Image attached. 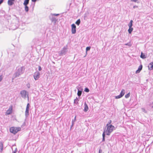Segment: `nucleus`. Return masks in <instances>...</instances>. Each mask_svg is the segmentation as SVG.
Returning a JSON list of instances; mask_svg holds the SVG:
<instances>
[{"label":"nucleus","mask_w":153,"mask_h":153,"mask_svg":"<svg viewBox=\"0 0 153 153\" xmlns=\"http://www.w3.org/2000/svg\"><path fill=\"white\" fill-rule=\"evenodd\" d=\"M67 52V47H64L62 49L61 51L59 53V54L60 56L65 55Z\"/></svg>","instance_id":"6"},{"label":"nucleus","mask_w":153,"mask_h":153,"mask_svg":"<svg viewBox=\"0 0 153 153\" xmlns=\"http://www.w3.org/2000/svg\"><path fill=\"white\" fill-rule=\"evenodd\" d=\"M76 116H75L74 117V120H73L72 121V125L74 124V121H75L76 120Z\"/></svg>","instance_id":"28"},{"label":"nucleus","mask_w":153,"mask_h":153,"mask_svg":"<svg viewBox=\"0 0 153 153\" xmlns=\"http://www.w3.org/2000/svg\"><path fill=\"white\" fill-rule=\"evenodd\" d=\"M29 109H26V111H25V115L26 117H27L29 115Z\"/></svg>","instance_id":"16"},{"label":"nucleus","mask_w":153,"mask_h":153,"mask_svg":"<svg viewBox=\"0 0 153 153\" xmlns=\"http://www.w3.org/2000/svg\"><path fill=\"white\" fill-rule=\"evenodd\" d=\"M14 16L16 18V19L17 20L18 22H19V18L18 17H17V16H16V15H14Z\"/></svg>","instance_id":"26"},{"label":"nucleus","mask_w":153,"mask_h":153,"mask_svg":"<svg viewBox=\"0 0 153 153\" xmlns=\"http://www.w3.org/2000/svg\"><path fill=\"white\" fill-rule=\"evenodd\" d=\"M130 96V94L129 93H128L126 95H125V97L127 98H128V97H129Z\"/></svg>","instance_id":"31"},{"label":"nucleus","mask_w":153,"mask_h":153,"mask_svg":"<svg viewBox=\"0 0 153 153\" xmlns=\"http://www.w3.org/2000/svg\"><path fill=\"white\" fill-rule=\"evenodd\" d=\"M15 0H8V4L9 6H12L13 3V1Z\"/></svg>","instance_id":"15"},{"label":"nucleus","mask_w":153,"mask_h":153,"mask_svg":"<svg viewBox=\"0 0 153 153\" xmlns=\"http://www.w3.org/2000/svg\"><path fill=\"white\" fill-rule=\"evenodd\" d=\"M107 129L105 130L106 134L107 135H109L114 128V127L111 125L107 124L106 126Z\"/></svg>","instance_id":"2"},{"label":"nucleus","mask_w":153,"mask_h":153,"mask_svg":"<svg viewBox=\"0 0 153 153\" xmlns=\"http://www.w3.org/2000/svg\"><path fill=\"white\" fill-rule=\"evenodd\" d=\"M25 71V68L24 67H17L16 71L13 74L12 77V79L19 77L20 75L22 74Z\"/></svg>","instance_id":"1"},{"label":"nucleus","mask_w":153,"mask_h":153,"mask_svg":"<svg viewBox=\"0 0 153 153\" xmlns=\"http://www.w3.org/2000/svg\"><path fill=\"white\" fill-rule=\"evenodd\" d=\"M12 106H11L9 107V109L7 111L5 115H8L10 114L12 112Z\"/></svg>","instance_id":"10"},{"label":"nucleus","mask_w":153,"mask_h":153,"mask_svg":"<svg viewBox=\"0 0 153 153\" xmlns=\"http://www.w3.org/2000/svg\"><path fill=\"white\" fill-rule=\"evenodd\" d=\"M3 144L2 142H0V149L1 151V152L3 150Z\"/></svg>","instance_id":"19"},{"label":"nucleus","mask_w":153,"mask_h":153,"mask_svg":"<svg viewBox=\"0 0 153 153\" xmlns=\"http://www.w3.org/2000/svg\"><path fill=\"white\" fill-rule=\"evenodd\" d=\"M125 45H128V46H129V47L131 46V44L130 42L126 44H125Z\"/></svg>","instance_id":"30"},{"label":"nucleus","mask_w":153,"mask_h":153,"mask_svg":"<svg viewBox=\"0 0 153 153\" xmlns=\"http://www.w3.org/2000/svg\"><path fill=\"white\" fill-rule=\"evenodd\" d=\"M152 108H153V106H152Z\"/></svg>","instance_id":"46"},{"label":"nucleus","mask_w":153,"mask_h":153,"mask_svg":"<svg viewBox=\"0 0 153 153\" xmlns=\"http://www.w3.org/2000/svg\"><path fill=\"white\" fill-rule=\"evenodd\" d=\"M134 8H135V7H137V6L136 5H134Z\"/></svg>","instance_id":"42"},{"label":"nucleus","mask_w":153,"mask_h":153,"mask_svg":"<svg viewBox=\"0 0 153 153\" xmlns=\"http://www.w3.org/2000/svg\"><path fill=\"white\" fill-rule=\"evenodd\" d=\"M122 97L121 95H120V94L119 95H118L117 96H116L115 97V98L116 99H119V98H121Z\"/></svg>","instance_id":"24"},{"label":"nucleus","mask_w":153,"mask_h":153,"mask_svg":"<svg viewBox=\"0 0 153 153\" xmlns=\"http://www.w3.org/2000/svg\"><path fill=\"white\" fill-rule=\"evenodd\" d=\"M81 22V21L80 19H79L77 20V21L76 22L75 24L78 25H79L80 24Z\"/></svg>","instance_id":"22"},{"label":"nucleus","mask_w":153,"mask_h":153,"mask_svg":"<svg viewBox=\"0 0 153 153\" xmlns=\"http://www.w3.org/2000/svg\"><path fill=\"white\" fill-rule=\"evenodd\" d=\"M105 133H105V130H104V132H103V133L102 134V137L105 138Z\"/></svg>","instance_id":"25"},{"label":"nucleus","mask_w":153,"mask_h":153,"mask_svg":"<svg viewBox=\"0 0 153 153\" xmlns=\"http://www.w3.org/2000/svg\"><path fill=\"white\" fill-rule=\"evenodd\" d=\"M34 8V6L33 7V8Z\"/></svg>","instance_id":"45"},{"label":"nucleus","mask_w":153,"mask_h":153,"mask_svg":"<svg viewBox=\"0 0 153 153\" xmlns=\"http://www.w3.org/2000/svg\"><path fill=\"white\" fill-rule=\"evenodd\" d=\"M29 106H30V105H29V103H28L27 105L26 108L29 109Z\"/></svg>","instance_id":"32"},{"label":"nucleus","mask_w":153,"mask_h":153,"mask_svg":"<svg viewBox=\"0 0 153 153\" xmlns=\"http://www.w3.org/2000/svg\"><path fill=\"white\" fill-rule=\"evenodd\" d=\"M100 151H101L100 150H99V153H100Z\"/></svg>","instance_id":"43"},{"label":"nucleus","mask_w":153,"mask_h":153,"mask_svg":"<svg viewBox=\"0 0 153 153\" xmlns=\"http://www.w3.org/2000/svg\"><path fill=\"white\" fill-rule=\"evenodd\" d=\"M21 128L20 127H11L10 128V131L15 134L19 131L21 130Z\"/></svg>","instance_id":"3"},{"label":"nucleus","mask_w":153,"mask_h":153,"mask_svg":"<svg viewBox=\"0 0 153 153\" xmlns=\"http://www.w3.org/2000/svg\"><path fill=\"white\" fill-rule=\"evenodd\" d=\"M79 101V100L76 97L75 99H74V104H77Z\"/></svg>","instance_id":"18"},{"label":"nucleus","mask_w":153,"mask_h":153,"mask_svg":"<svg viewBox=\"0 0 153 153\" xmlns=\"http://www.w3.org/2000/svg\"><path fill=\"white\" fill-rule=\"evenodd\" d=\"M3 0H0V5L3 2Z\"/></svg>","instance_id":"38"},{"label":"nucleus","mask_w":153,"mask_h":153,"mask_svg":"<svg viewBox=\"0 0 153 153\" xmlns=\"http://www.w3.org/2000/svg\"><path fill=\"white\" fill-rule=\"evenodd\" d=\"M132 22L133 21L131 20L128 25L129 28L128 30L129 33H131L133 30V28L131 27L132 26Z\"/></svg>","instance_id":"8"},{"label":"nucleus","mask_w":153,"mask_h":153,"mask_svg":"<svg viewBox=\"0 0 153 153\" xmlns=\"http://www.w3.org/2000/svg\"><path fill=\"white\" fill-rule=\"evenodd\" d=\"M29 0H25L23 3L24 5H27L29 3Z\"/></svg>","instance_id":"17"},{"label":"nucleus","mask_w":153,"mask_h":153,"mask_svg":"<svg viewBox=\"0 0 153 153\" xmlns=\"http://www.w3.org/2000/svg\"><path fill=\"white\" fill-rule=\"evenodd\" d=\"M76 88L78 90V92L77 93V94L79 97L80 96H81L82 94V91L79 90V89H80V87H79L77 86Z\"/></svg>","instance_id":"11"},{"label":"nucleus","mask_w":153,"mask_h":153,"mask_svg":"<svg viewBox=\"0 0 153 153\" xmlns=\"http://www.w3.org/2000/svg\"><path fill=\"white\" fill-rule=\"evenodd\" d=\"M111 123V120H110L109 121V122H108V124L109 125H110V124Z\"/></svg>","instance_id":"41"},{"label":"nucleus","mask_w":153,"mask_h":153,"mask_svg":"<svg viewBox=\"0 0 153 153\" xmlns=\"http://www.w3.org/2000/svg\"><path fill=\"white\" fill-rule=\"evenodd\" d=\"M105 141V138L102 137V142H104Z\"/></svg>","instance_id":"39"},{"label":"nucleus","mask_w":153,"mask_h":153,"mask_svg":"<svg viewBox=\"0 0 153 153\" xmlns=\"http://www.w3.org/2000/svg\"><path fill=\"white\" fill-rule=\"evenodd\" d=\"M3 77L2 75L0 76V82H1L2 79Z\"/></svg>","instance_id":"34"},{"label":"nucleus","mask_w":153,"mask_h":153,"mask_svg":"<svg viewBox=\"0 0 153 153\" xmlns=\"http://www.w3.org/2000/svg\"><path fill=\"white\" fill-rule=\"evenodd\" d=\"M32 2H35L36 1V0H31Z\"/></svg>","instance_id":"40"},{"label":"nucleus","mask_w":153,"mask_h":153,"mask_svg":"<svg viewBox=\"0 0 153 153\" xmlns=\"http://www.w3.org/2000/svg\"><path fill=\"white\" fill-rule=\"evenodd\" d=\"M131 0L132 1H134V0Z\"/></svg>","instance_id":"44"},{"label":"nucleus","mask_w":153,"mask_h":153,"mask_svg":"<svg viewBox=\"0 0 153 153\" xmlns=\"http://www.w3.org/2000/svg\"><path fill=\"white\" fill-rule=\"evenodd\" d=\"M39 69L38 70L39 71H41L42 70V68L40 66H39L38 67Z\"/></svg>","instance_id":"37"},{"label":"nucleus","mask_w":153,"mask_h":153,"mask_svg":"<svg viewBox=\"0 0 153 153\" xmlns=\"http://www.w3.org/2000/svg\"><path fill=\"white\" fill-rule=\"evenodd\" d=\"M84 91L86 92H88L89 91V90L88 88H85V89Z\"/></svg>","instance_id":"27"},{"label":"nucleus","mask_w":153,"mask_h":153,"mask_svg":"<svg viewBox=\"0 0 153 153\" xmlns=\"http://www.w3.org/2000/svg\"><path fill=\"white\" fill-rule=\"evenodd\" d=\"M59 15V14L51 13L49 16L50 19L52 22L56 23L57 19L55 17V16H58Z\"/></svg>","instance_id":"4"},{"label":"nucleus","mask_w":153,"mask_h":153,"mask_svg":"<svg viewBox=\"0 0 153 153\" xmlns=\"http://www.w3.org/2000/svg\"><path fill=\"white\" fill-rule=\"evenodd\" d=\"M140 57L142 59H145L146 58V56L142 52L140 55Z\"/></svg>","instance_id":"21"},{"label":"nucleus","mask_w":153,"mask_h":153,"mask_svg":"<svg viewBox=\"0 0 153 153\" xmlns=\"http://www.w3.org/2000/svg\"><path fill=\"white\" fill-rule=\"evenodd\" d=\"M71 32L73 34H75L76 32V27L74 24H73L71 25Z\"/></svg>","instance_id":"9"},{"label":"nucleus","mask_w":153,"mask_h":153,"mask_svg":"<svg viewBox=\"0 0 153 153\" xmlns=\"http://www.w3.org/2000/svg\"><path fill=\"white\" fill-rule=\"evenodd\" d=\"M125 92V90L124 89H123L122 90L120 94L123 97L124 95Z\"/></svg>","instance_id":"20"},{"label":"nucleus","mask_w":153,"mask_h":153,"mask_svg":"<svg viewBox=\"0 0 153 153\" xmlns=\"http://www.w3.org/2000/svg\"><path fill=\"white\" fill-rule=\"evenodd\" d=\"M20 94L22 97L23 98L25 99L27 97L28 99H29L28 92L26 91L25 90H22L21 91Z\"/></svg>","instance_id":"5"},{"label":"nucleus","mask_w":153,"mask_h":153,"mask_svg":"<svg viewBox=\"0 0 153 153\" xmlns=\"http://www.w3.org/2000/svg\"><path fill=\"white\" fill-rule=\"evenodd\" d=\"M142 65H140L138 68V70L136 71V74H137L140 73V71L142 70Z\"/></svg>","instance_id":"12"},{"label":"nucleus","mask_w":153,"mask_h":153,"mask_svg":"<svg viewBox=\"0 0 153 153\" xmlns=\"http://www.w3.org/2000/svg\"><path fill=\"white\" fill-rule=\"evenodd\" d=\"M88 109V108L86 102L84 103V111L85 112H87Z\"/></svg>","instance_id":"13"},{"label":"nucleus","mask_w":153,"mask_h":153,"mask_svg":"<svg viewBox=\"0 0 153 153\" xmlns=\"http://www.w3.org/2000/svg\"><path fill=\"white\" fill-rule=\"evenodd\" d=\"M148 67L150 70L153 69V62L150 63L148 66Z\"/></svg>","instance_id":"14"},{"label":"nucleus","mask_w":153,"mask_h":153,"mask_svg":"<svg viewBox=\"0 0 153 153\" xmlns=\"http://www.w3.org/2000/svg\"><path fill=\"white\" fill-rule=\"evenodd\" d=\"M91 47H88L86 48V51H89Z\"/></svg>","instance_id":"29"},{"label":"nucleus","mask_w":153,"mask_h":153,"mask_svg":"<svg viewBox=\"0 0 153 153\" xmlns=\"http://www.w3.org/2000/svg\"><path fill=\"white\" fill-rule=\"evenodd\" d=\"M26 86L28 88H29L30 87V85L29 83L27 84Z\"/></svg>","instance_id":"33"},{"label":"nucleus","mask_w":153,"mask_h":153,"mask_svg":"<svg viewBox=\"0 0 153 153\" xmlns=\"http://www.w3.org/2000/svg\"><path fill=\"white\" fill-rule=\"evenodd\" d=\"M40 73L39 71H36L33 74V77L34 79L36 80H38L40 77Z\"/></svg>","instance_id":"7"},{"label":"nucleus","mask_w":153,"mask_h":153,"mask_svg":"<svg viewBox=\"0 0 153 153\" xmlns=\"http://www.w3.org/2000/svg\"><path fill=\"white\" fill-rule=\"evenodd\" d=\"M137 2V3L140 2V0H134V2Z\"/></svg>","instance_id":"35"},{"label":"nucleus","mask_w":153,"mask_h":153,"mask_svg":"<svg viewBox=\"0 0 153 153\" xmlns=\"http://www.w3.org/2000/svg\"><path fill=\"white\" fill-rule=\"evenodd\" d=\"M17 151V149L16 148L14 151L13 152V153H16Z\"/></svg>","instance_id":"36"},{"label":"nucleus","mask_w":153,"mask_h":153,"mask_svg":"<svg viewBox=\"0 0 153 153\" xmlns=\"http://www.w3.org/2000/svg\"><path fill=\"white\" fill-rule=\"evenodd\" d=\"M25 6V10L26 12H27L29 10V8L27 5H24Z\"/></svg>","instance_id":"23"}]
</instances>
